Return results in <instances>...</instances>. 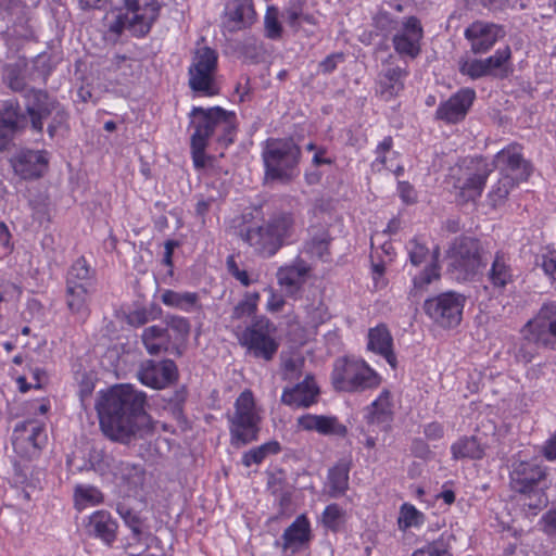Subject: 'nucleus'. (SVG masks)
<instances>
[{
  "label": "nucleus",
  "mask_w": 556,
  "mask_h": 556,
  "mask_svg": "<svg viewBox=\"0 0 556 556\" xmlns=\"http://www.w3.org/2000/svg\"><path fill=\"white\" fill-rule=\"evenodd\" d=\"M26 113L22 112L18 104L8 102L0 111V151H4L11 144L14 136L28 125L33 131L42 134L43 119L51 116L47 131L50 138H54L58 131L66 125L68 115L60 103L50 98L42 90L30 89L25 94Z\"/></svg>",
  "instance_id": "1"
},
{
  "label": "nucleus",
  "mask_w": 556,
  "mask_h": 556,
  "mask_svg": "<svg viewBox=\"0 0 556 556\" xmlns=\"http://www.w3.org/2000/svg\"><path fill=\"white\" fill-rule=\"evenodd\" d=\"M96 409L103 433L114 441L129 443L136 437L139 393L129 384H116L100 391Z\"/></svg>",
  "instance_id": "2"
},
{
  "label": "nucleus",
  "mask_w": 556,
  "mask_h": 556,
  "mask_svg": "<svg viewBox=\"0 0 556 556\" xmlns=\"http://www.w3.org/2000/svg\"><path fill=\"white\" fill-rule=\"evenodd\" d=\"M301 155V148L291 138L267 139L262 152L265 182H292L300 175Z\"/></svg>",
  "instance_id": "3"
},
{
  "label": "nucleus",
  "mask_w": 556,
  "mask_h": 556,
  "mask_svg": "<svg viewBox=\"0 0 556 556\" xmlns=\"http://www.w3.org/2000/svg\"><path fill=\"white\" fill-rule=\"evenodd\" d=\"M546 472L531 462H514L509 473L510 489L519 495L518 503L529 516H535L547 505L544 492Z\"/></svg>",
  "instance_id": "4"
},
{
  "label": "nucleus",
  "mask_w": 556,
  "mask_h": 556,
  "mask_svg": "<svg viewBox=\"0 0 556 556\" xmlns=\"http://www.w3.org/2000/svg\"><path fill=\"white\" fill-rule=\"evenodd\" d=\"M296 232L295 218L292 213L274 214L258 227L248 229L244 240L263 256L275 255L285 244L293 241Z\"/></svg>",
  "instance_id": "5"
},
{
  "label": "nucleus",
  "mask_w": 556,
  "mask_h": 556,
  "mask_svg": "<svg viewBox=\"0 0 556 556\" xmlns=\"http://www.w3.org/2000/svg\"><path fill=\"white\" fill-rule=\"evenodd\" d=\"M331 382L337 391L362 392L377 387L380 377L363 359L340 357L333 364Z\"/></svg>",
  "instance_id": "6"
},
{
  "label": "nucleus",
  "mask_w": 556,
  "mask_h": 556,
  "mask_svg": "<svg viewBox=\"0 0 556 556\" xmlns=\"http://www.w3.org/2000/svg\"><path fill=\"white\" fill-rule=\"evenodd\" d=\"M448 269L458 281L472 280L484 266L482 247L472 237L455 238L447 252Z\"/></svg>",
  "instance_id": "7"
},
{
  "label": "nucleus",
  "mask_w": 556,
  "mask_h": 556,
  "mask_svg": "<svg viewBox=\"0 0 556 556\" xmlns=\"http://www.w3.org/2000/svg\"><path fill=\"white\" fill-rule=\"evenodd\" d=\"M190 116L195 118V131L200 132L205 139L217 134V141L228 147L233 143L237 132V117L231 111H226L220 106L210 109L193 108Z\"/></svg>",
  "instance_id": "8"
},
{
  "label": "nucleus",
  "mask_w": 556,
  "mask_h": 556,
  "mask_svg": "<svg viewBox=\"0 0 556 556\" xmlns=\"http://www.w3.org/2000/svg\"><path fill=\"white\" fill-rule=\"evenodd\" d=\"M231 445L240 447L257 439L260 417L251 391H243L235 403V413L228 415Z\"/></svg>",
  "instance_id": "9"
},
{
  "label": "nucleus",
  "mask_w": 556,
  "mask_h": 556,
  "mask_svg": "<svg viewBox=\"0 0 556 556\" xmlns=\"http://www.w3.org/2000/svg\"><path fill=\"white\" fill-rule=\"evenodd\" d=\"M275 332V325L265 316H260L253 319L238 339L249 354L268 362L274 358L279 348L274 338Z\"/></svg>",
  "instance_id": "10"
},
{
  "label": "nucleus",
  "mask_w": 556,
  "mask_h": 556,
  "mask_svg": "<svg viewBox=\"0 0 556 556\" xmlns=\"http://www.w3.org/2000/svg\"><path fill=\"white\" fill-rule=\"evenodd\" d=\"M218 54L210 47H198L188 70L189 87L202 96L212 97L218 93L215 84Z\"/></svg>",
  "instance_id": "11"
},
{
  "label": "nucleus",
  "mask_w": 556,
  "mask_h": 556,
  "mask_svg": "<svg viewBox=\"0 0 556 556\" xmlns=\"http://www.w3.org/2000/svg\"><path fill=\"white\" fill-rule=\"evenodd\" d=\"M426 314L442 328L459 325L464 308V298L455 292L439 294L425 302Z\"/></svg>",
  "instance_id": "12"
},
{
  "label": "nucleus",
  "mask_w": 556,
  "mask_h": 556,
  "mask_svg": "<svg viewBox=\"0 0 556 556\" xmlns=\"http://www.w3.org/2000/svg\"><path fill=\"white\" fill-rule=\"evenodd\" d=\"M424 29L416 16L406 17L392 37L395 52L402 58L416 59L421 52Z\"/></svg>",
  "instance_id": "13"
},
{
  "label": "nucleus",
  "mask_w": 556,
  "mask_h": 556,
  "mask_svg": "<svg viewBox=\"0 0 556 556\" xmlns=\"http://www.w3.org/2000/svg\"><path fill=\"white\" fill-rule=\"evenodd\" d=\"M528 329L532 331V338L546 350H556V303H545L540 308L536 317L529 320Z\"/></svg>",
  "instance_id": "14"
},
{
  "label": "nucleus",
  "mask_w": 556,
  "mask_h": 556,
  "mask_svg": "<svg viewBox=\"0 0 556 556\" xmlns=\"http://www.w3.org/2000/svg\"><path fill=\"white\" fill-rule=\"evenodd\" d=\"M475 98L473 89L463 88L438 106L435 117L448 124L458 123L465 118Z\"/></svg>",
  "instance_id": "15"
},
{
  "label": "nucleus",
  "mask_w": 556,
  "mask_h": 556,
  "mask_svg": "<svg viewBox=\"0 0 556 556\" xmlns=\"http://www.w3.org/2000/svg\"><path fill=\"white\" fill-rule=\"evenodd\" d=\"M504 36L502 26L482 21L473 22L465 30V37L471 43L476 54L488 52Z\"/></svg>",
  "instance_id": "16"
},
{
  "label": "nucleus",
  "mask_w": 556,
  "mask_h": 556,
  "mask_svg": "<svg viewBox=\"0 0 556 556\" xmlns=\"http://www.w3.org/2000/svg\"><path fill=\"white\" fill-rule=\"evenodd\" d=\"M48 153L40 150H23L12 160L15 174L23 179L41 177L48 169Z\"/></svg>",
  "instance_id": "17"
},
{
  "label": "nucleus",
  "mask_w": 556,
  "mask_h": 556,
  "mask_svg": "<svg viewBox=\"0 0 556 556\" xmlns=\"http://www.w3.org/2000/svg\"><path fill=\"white\" fill-rule=\"evenodd\" d=\"M520 150L521 148L518 144H510L501 150L494 160L502 172L515 178L516 181L527 180L532 170L531 165L523 160Z\"/></svg>",
  "instance_id": "18"
},
{
  "label": "nucleus",
  "mask_w": 556,
  "mask_h": 556,
  "mask_svg": "<svg viewBox=\"0 0 556 556\" xmlns=\"http://www.w3.org/2000/svg\"><path fill=\"white\" fill-rule=\"evenodd\" d=\"M178 378V369L174 361H149L141 369V383L153 389H164Z\"/></svg>",
  "instance_id": "19"
},
{
  "label": "nucleus",
  "mask_w": 556,
  "mask_h": 556,
  "mask_svg": "<svg viewBox=\"0 0 556 556\" xmlns=\"http://www.w3.org/2000/svg\"><path fill=\"white\" fill-rule=\"evenodd\" d=\"M311 267L301 257H296L291 264L281 266L277 271V280L288 295H295L305 282V277Z\"/></svg>",
  "instance_id": "20"
},
{
  "label": "nucleus",
  "mask_w": 556,
  "mask_h": 556,
  "mask_svg": "<svg viewBox=\"0 0 556 556\" xmlns=\"http://www.w3.org/2000/svg\"><path fill=\"white\" fill-rule=\"evenodd\" d=\"M319 389L312 376L295 384L293 388L285 389L281 395V402L292 407H308L316 403Z\"/></svg>",
  "instance_id": "21"
},
{
  "label": "nucleus",
  "mask_w": 556,
  "mask_h": 556,
  "mask_svg": "<svg viewBox=\"0 0 556 556\" xmlns=\"http://www.w3.org/2000/svg\"><path fill=\"white\" fill-rule=\"evenodd\" d=\"M42 426L34 420L18 422L13 431L12 444L16 451L28 452V445L35 451L42 444Z\"/></svg>",
  "instance_id": "22"
},
{
  "label": "nucleus",
  "mask_w": 556,
  "mask_h": 556,
  "mask_svg": "<svg viewBox=\"0 0 556 556\" xmlns=\"http://www.w3.org/2000/svg\"><path fill=\"white\" fill-rule=\"evenodd\" d=\"M225 15L230 31L250 26L255 20L252 0H230L226 4Z\"/></svg>",
  "instance_id": "23"
},
{
  "label": "nucleus",
  "mask_w": 556,
  "mask_h": 556,
  "mask_svg": "<svg viewBox=\"0 0 556 556\" xmlns=\"http://www.w3.org/2000/svg\"><path fill=\"white\" fill-rule=\"evenodd\" d=\"M298 425L303 430H315L324 435L344 437L348 431L346 427L340 424L337 417L331 416L307 414L298 419Z\"/></svg>",
  "instance_id": "24"
},
{
  "label": "nucleus",
  "mask_w": 556,
  "mask_h": 556,
  "mask_svg": "<svg viewBox=\"0 0 556 556\" xmlns=\"http://www.w3.org/2000/svg\"><path fill=\"white\" fill-rule=\"evenodd\" d=\"M492 169L484 162H479L475 170L467 173L464 179L458 178L457 187L460 193L467 200H475L480 197L484 188L485 181Z\"/></svg>",
  "instance_id": "25"
},
{
  "label": "nucleus",
  "mask_w": 556,
  "mask_h": 556,
  "mask_svg": "<svg viewBox=\"0 0 556 556\" xmlns=\"http://www.w3.org/2000/svg\"><path fill=\"white\" fill-rule=\"evenodd\" d=\"M393 339L384 325H379L368 332V350L380 354L392 368L396 367V356L392 349Z\"/></svg>",
  "instance_id": "26"
},
{
  "label": "nucleus",
  "mask_w": 556,
  "mask_h": 556,
  "mask_svg": "<svg viewBox=\"0 0 556 556\" xmlns=\"http://www.w3.org/2000/svg\"><path fill=\"white\" fill-rule=\"evenodd\" d=\"M116 528V522L105 510L92 514L87 526L90 534L101 539L106 544H111L115 540Z\"/></svg>",
  "instance_id": "27"
},
{
  "label": "nucleus",
  "mask_w": 556,
  "mask_h": 556,
  "mask_svg": "<svg viewBox=\"0 0 556 556\" xmlns=\"http://www.w3.org/2000/svg\"><path fill=\"white\" fill-rule=\"evenodd\" d=\"M172 337L167 328L162 326H149L141 333V342L151 355H159L169 349Z\"/></svg>",
  "instance_id": "28"
},
{
  "label": "nucleus",
  "mask_w": 556,
  "mask_h": 556,
  "mask_svg": "<svg viewBox=\"0 0 556 556\" xmlns=\"http://www.w3.org/2000/svg\"><path fill=\"white\" fill-rule=\"evenodd\" d=\"M406 75V71L399 66L384 68L379 74L380 93L387 99L397 96L404 88L403 78Z\"/></svg>",
  "instance_id": "29"
},
{
  "label": "nucleus",
  "mask_w": 556,
  "mask_h": 556,
  "mask_svg": "<svg viewBox=\"0 0 556 556\" xmlns=\"http://www.w3.org/2000/svg\"><path fill=\"white\" fill-rule=\"evenodd\" d=\"M488 279L495 289H504L513 282V269L505 254L501 252L495 254Z\"/></svg>",
  "instance_id": "30"
},
{
  "label": "nucleus",
  "mask_w": 556,
  "mask_h": 556,
  "mask_svg": "<svg viewBox=\"0 0 556 556\" xmlns=\"http://www.w3.org/2000/svg\"><path fill=\"white\" fill-rule=\"evenodd\" d=\"M283 548L298 547L309 541V522L302 515L299 516L283 532Z\"/></svg>",
  "instance_id": "31"
},
{
  "label": "nucleus",
  "mask_w": 556,
  "mask_h": 556,
  "mask_svg": "<svg viewBox=\"0 0 556 556\" xmlns=\"http://www.w3.org/2000/svg\"><path fill=\"white\" fill-rule=\"evenodd\" d=\"M331 237L324 227L312 228L311 238L305 242V252L321 261H327L330 252Z\"/></svg>",
  "instance_id": "32"
},
{
  "label": "nucleus",
  "mask_w": 556,
  "mask_h": 556,
  "mask_svg": "<svg viewBox=\"0 0 556 556\" xmlns=\"http://www.w3.org/2000/svg\"><path fill=\"white\" fill-rule=\"evenodd\" d=\"M306 0H290L282 11L283 21L294 30H298L303 23L315 25V17L305 12Z\"/></svg>",
  "instance_id": "33"
},
{
  "label": "nucleus",
  "mask_w": 556,
  "mask_h": 556,
  "mask_svg": "<svg viewBox=\"0 0 556 556\" xmlns=\"http://www.w3.org/2000/svg\"><path fill=\"white\" fill-rule=\"evenodd\" d=\"M139 0H124L125 13L122 10L114 13V21L110 23L109 29L119 35L125 28H134L139 21Z\"/></svg>",
  "instance_id": "34"
},
{
  "label": "nucleus",
  "mask_w": 556,
  "mask_h": 556,
  "mask_svg": "<svg viewBox=\"0 0 556 556\" xmlns=\"http://www.w3.org/2000/svg\"><path fill=\"white\" fill-rule=\"evenodd\" d=\"M350 466L345 462H339L328 472L329 495L339 497L349 489Z\"/></svg>",
  "instance_id": "35"
},
{
  "label": "nucleus",
  "mask_w": 556,
  "mask_h": 556,
  "mask_svg": "<svg viewBox=\"0 0 556 556\" xmlns=\"http://www.w3.org/2000/svg\"><path fill=\"white\" fill-rule=\"evenodd\" d=\"M137 495L125 494L117 503V513L134 534L139 535V510Z\"/></svg>",
  "instance_id": "36"
},
{
  "label": "nucleus",
  "mask_w": 556,
  "mask_h": 556,
  "mask_svg": "<svg viewBox=\"0 0 556 556\" xmlns=\"http://www.w3.org/2000/svg\"><path fill=\"white\" fill-rule=\"evenodd\" d=\"M390 392L384 390L379 397L372 402L368 413V421L370 424L383 425L387 428L392 420Z\"/></svg>",
  "instance_id": "37"
},
{
  "label": "nucleus",
  "mask_w": 556,
  "mask_h": 556,
  "mask_svg": "<svg viewBox=\"0 0 556 556\" xmlns=\"http://www.w3.org/2000/svg\"><path fill=\"white\" fill-rule=\"evenodd\" d=\"M451 451L455 459H480L484 455V447L475 435L459 439L452 445Z\"/></svg>",
  "instance_id": "38"
},
{
  "label": "nucleus",
  "mask_w": 556,
  "mask_h": 556,
  "mask_svg": "<svg viewBox=\"0 0 556 556\" xmlns=\"http://www.w3.org/2000/svg\"><path fill=\"white\" fill-rule=\"evenodd\" d=\"M162 302L170 307L190 312L198 304L199 295L195 292H176L166 290L163 292Z\"/></svg>",
  "instance_id": "39"
},
{
  "label": "nucleus",
  "mask_w": 556,
  "mask_h": 556,
  "mask_svg": "<svg viewBox=\"0 0 556 556\" xmlns=\"http://www.w3.org/2000/svg\"><path fill=\"white\" fill-rule=\"evenodd\" d=\"M539 349H542V346L532 338V331L525 325L522 338L515 353L517 361L525 364L531 363L538 355Z\"/></svg>",
  "instance_id": "40"
},
{
  "label": "nucleus",
  "mask_w": 556,
  "mask_h": 556,
  "mask_svg": "<svg viewBox=\"0 0 556 556\" xmlns=\"http://www.w3.org/2000/svg\"><path fill=\"white\" fill-rule=\"evenodd\" d=\"M93 270L84 257H79L71 267L67 274L66 286H81L89 288Z\"/></svg>",
  "instance_id": "41"
},
{
  "label": "nucleus",
  "mask_w": 556,
  "mask_h": 556,
  "mask_svg": "<svg viewBox=\"0 0 556 556\" xmlns=\"http://www.w3.org/2000/svg\"><path fill=\"white\" fill-rule=\"evenodd\" d=\"M164 323V328H167V332L169 333L170 330L174 333L175 344H184L187 342L191 325L186 317L169 314L165 316Z\"/></svg>",
  "instance_id": "42"
},
{
  "label": "nucleus",
  "mask_w": 556,
  "mask_h": 556,
  "mask_svg": "<svg viewBox=\"0 0 556 556\" xmlns=\"http://www.w3.org/2000/svg\"><path fill=\"white\" fill-rule=\"evenodd\" d=\"M280 444L277 441H269L257 447H254L243 455L242 463L244 466L261 464L268 455L280 452Z\"/></svg>",
  "instance_id": "43"
},
{
  "label": "nucleus",
  "mask_w": 556,
  "mask_h": 556,
  "mask_svg": "<svg viewBox=\"0 0 556 556\" xmlns=\"http://www.w3.org/2000/svg\"><path fill=\"white\" fill-rule=\"evenodd\" d=\"M511 56L510 48L506 46L504 49H498L493 55L482 60L488 74L494 75L495 71H500V77H507L508 71L506 64Z\"/></svg>",
  "instance_id": "44"
},
{
  "label": "nucleus",
  "mask_w": 556,
  "mask_h": 556,
  "mask_svg": "<svg viewBox=\"0 0 556 556\" xmlns=\"http://www.w3.org/2000/svg\"><path fill=\"white\" fill-rule=\"evenodd\" d=\"M121 483L119 488L125 494L138 495L139 470L136 465L123 463L121 465Z\"/></svg>",
  "instance_id": "45"
},
{
  "label": "nucleus",
  "mask_w": 556,
  "mask_h": 556,
  "mask_svg": "<svg viewBox=\"0 0 556 556\" xmlns=\"http://www.w3.org/2000/svg\"><path fill=\"white\" fill-rule=\"evenodd\" d=\"M425 521V516L415 506L404 503L400 509L397 523L400 529L406 530L412 527H418Z\"/></svg>",
  "instance_id": "46"
},
{
  "label": "nucleus",
  "mask_w": 556,
  "mask_h": 556,
  "mask_svg": "<svg viewBox=\"0 0 556 556\" xmlns=\"http://www.w3.org/2000/svg\"><path fill=\"white\" fill-rule=\"evenodd\" d=\"M206 147L207 139L194 130L191 136V153L193 164L197 169H203L206 166V161L208 159L205 154Z\"/></svg>",
  "instance_id": "47"
},
{
  "label": "nucleus",
  "mask_w": 556,
  "mask_h": 556,
  "mask_svg": "<svg viewBox=\"0 0 556 556\" xmlns=\"http://www.w3.org/2000/svg\"><path fill=\"white\" fill-rule=\"evenodd\" d=\"M260 301L258 292H248L244 294L242 301H240L232 311L231 317L233 319H241L244 316H251L255 313L257 308V303Z\"/></svg>",
  "instance_id": "48"
},
{
  "label": "nucleus",
  "mask_w": 556,
  "mask_h": 556,
  "mask_svg": "<svg viewBox=\"0 0 556 556\" xmlns=\"http://www.w3.org/2000/svg\"><path fill=\"white\" fill-rule=\"evenodd\" d=\"M141 35L149 31L152 23L157 18L160 4L156 0H141Z\"/></svg>",
  "instance_id": "49"
},
{
  "label": "nucleus",
  "mask_w": 556,
  "mask_h": 556,
  "mask_svg": "<svg viewBox=\"0 0 556 556\" xmlns=\"http://www.w3.org/2000/svg\"><path fill=\"white\" fill-rule=\"evenodd\" d=\"M88 288L81 286H67V306L74 313H79L85 307Z\"/></svg>",
  "instance_id": "50"
},
{
  "label": "nucleus",
  "mask_w": 556,
  "mask_h": 556,
  "mask_svg": "<svg viewBox=\"0 0 556 556\" xmlns=\"http://www.w3.org/2000/svg\"><path fill=\"white\" fill-rule=\"evenodd\" d=\"M516 182V179L509 175H504L498 179L497 184L493 186L490 192V199L493 202V205H496L506 199Z\"/></svg>",
  "instance_id": "51"
},
{
  "label": "nucleus",
  "mask_w": 556,
  "mask_h": 556,
  "mask_svg": "<svg viewBox=\"0 0 556 556\" xmlns=\"http://www.w3.org/2000/svg\"><path fill=\"white\" fill-rule=\"evenodd\" d=\"M265 34L269 39H279L282 34V27L278 18V10L269 7L264 18Z\"/></svg>",
  "instance_id": "52"
},
{
  "label": "nucleus",
  "mask_w": 556,
  "mask_h": 556,
  "mask_svg": "<svg viewBox=\"0 0 556 556\" xmlns=\"http://www.w3.org/2000/svg\"><path fill=\"white\" fill-rule=\"evenodd\" d=\"M344 511L338 504L328 505L323 513L325 527L337 531L343 522Z\"/></svg>",
  "instance_id": "53"
},
{
  "label": "nucleus",
  "mask_w": 556,
  "mask_h": 556,
  "mask_svg": "<svg viewBox=\"0 0 556 556\" xmlns=\"http://www.w3.org/2000/svg\"><path fill=\"white\" fill-rule=\"evenodd\" d=\"M459 71L462 74L469 76L471 79L490 76L483 61L477 59L462 63Z\"/></svg>",
  "instance_id": "54"
},
{
  "label": "nucleus",
  "mask_w": 556,
  "mask_h": 556,
  "mask_svg": "<svg viewBox=\"0 0 556 556\" xmlns=\"http://www.w3.org/2000/svg\"><path fill=\"white\" fill-rule=\"evenodd\" d=\"M439 278V268L435 264L428 266L419 276L414 278V289H422L432 280Z\"/></svg>",
  "instance_id": "55"
},
{
  "label": "nucleus",
  "mask_w": 556,
  "mask_h": 556,
  "mask_svg": "<svg viewBox=\"0 0 556 556\" xmlns=\"http://www.w3.org/2000/svg\"><path fill=\"white\" fill-rule=\"evenodd\" d=\"M375 26L377 29L391 33L392 30H397V21L394 20L390 13L388 12H379L375 18Z\"/></svg>",
  "instance_id": "56"
},
{
  "label": "nucleus",
  "mask_w": 556,
  "mask_h": 556,
  "mask_svg": "<svg viewBox=\"0 0 556 556\" xmlns=\"http://www.w3.org/2000/svg\"><path fill=\"white\" fill-rule=\"evenodd\" d=\"M77 502L85 501L90 504H97L102 501V494L92 486H78L75 492Z\"/></svg>",
  "instance_id": "57"
},
{
  "label": "nucleus",
  "mask_w": 556,
  "mask_h": 556,
  "mask_svg": "<svg viewBox=\"0 0 556 556\" xmlns=\"http://www.w3.org/2000/svg\"><path fill=\"white\" fill-rule=\"evenodd\" d=\"M409 260L410 263L415 266L420 265L422 262H425L427 255H428V248L424 244L418 243L416 240H413L409 242Z\"/></svg>",
  "instance_id": "58"
},
{
  "label": "nucleus",
  "mask_w": 556,
  "mask_h": 556,
  "mask_svg": "<svg viewBox=\"0 0 556 556\" xmlns=\"http://www.w3.org/2000/svg\"><path fill=\"white\" fill-rule=\"evenodd\" d=\"M540 265L544 273L556 281V251L542 255Z\"/></svg>",
  "instance_id": "59"
},
{
  "label": "nucleus",
  "mask_w": 556,
  "mask_h": 556,
  "mask_svg": "<svg viewBox=\"0 0 556 556\" xmlns=\"http://www.w3.org/2000/svg\"><path fill=\"white\" fill-rule=\"evenodd\" d=\"M397 190L401 199L406 204H412L416 202L417 193L414 187L407 181H399Z\"/></svg>",
  "instance_id": "60"
},
{
  "label": "nucleus",
  "mask_w": 556,
  "mask_h": 556,
  "mask_svg": "<svg viewBox=\"0 0 556 556\" xmlns=\"http://www.w3.org/2000/svg\"><path fill=\"white\" fill-rule=\"evenodd\" d=\"M144 543L147 551L153 549L154 552L147 554L146 556H162V549L159 547V540L148 533H143L141 530V545Z\"/></svg>",
  "instance_id": "61"
},
{
  "label": "nucleus",
  "mask_w": 556,
  "mask_h": 556,
  "mask_svg": "<svg viewBox=\"0 0 556 556\" xmlns=\"http://www.w3.org/2000/svg\"><path fill=\"white\" fill-rule=\"evenodd\" d=\"M342 60V53H332L319 63V70L324 74H329L337 68L338 61Z\"/></svg>",
  "instance_id": "62"
},
{
  "label": "nucleus",
  "mask_w": 556,
  "mask_h": 556,
  "mask_svg": "<svg viewBox=\"0 0 556 556\" xmlns=\"http://www.w3.org/2000/svg\"><path fill=\"white\" fill-rule=\"evenodd\" d=\"M447 551L442 545L432 544L416 551L413 556H446Z\"/></svg>",
  "instance_id": "63"
},
{
  "label": "nucleus",
  "mask_w": 556,
  "mask_h": 556,
  "mask_svg": "<svg viewBox=\"0 0 556 556\" xmlns=\"http://www.w3.org/2000/svg\"><path fill=\"white\" fill-rule=\"evenodd\" d=\"M544 530L546 533L556 536V507L548 510L544 517Z\"/></svg>",
  "instance_id": "64"
}]
</instances>
